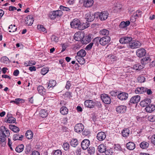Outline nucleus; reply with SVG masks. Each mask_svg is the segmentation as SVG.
Instances as JSON below:
<instances>
[{
	"mask_svg": "<svg viewBox=\"0 0 155 155\" xmlns=\"http://www.w3.org/2000/svg\"><path fill=\"white\" fill-rule=\"evenodd\" d=\"M71 27L73 28H77L79 30H83L89 26L88 23H82L77 18H75L71 22Z\"/></svg>",
	"mask_w": 155,
	"mask_h": 155,
	"instance_id": "nucleus-1",
	"label": "nucleus"
},
{
	"mask_svg": "<svg viewBox=\"0 0 155 155\" xmlns=\"http://www.w3.org/2000/svg\"><path fill=\"white\" fill-rule=\"evenodd\" d=\"M94 40L99 41L100 44L102 45H105L108 44L110 41V38L108 36H105L100 38L97 37L94 39Z\"/></svg>",
	"mask_w": 155,
	"mask_h": 155,
	"instance_id": "nucleus-2",
	"label": "nucleus"
},
{
	"mask_svg": "<svg viewBox=\"0 0 155 155\" xmlns=\"http://www.w3.org/2000/svg\"><path fill=\"white\" fill-rule=\"evenodd\" d=\"M62 12L60 10L54 11L50 13L49 15V18L51 19H54L56 18L61 16Z\"/></svg>",
	"mask_w": 155,
	"mask_h": 155,
	"instance_id": "nucleus-3",
	"label": "nucleus"
},
{
	"mask_svg": "<svg viewBox=\"0 0 155 155\" xmlns=\"http://www.w3.org/2000/svg\"><path fill=\"white\" fill-rule=\"evenodd\" d=\"M141 45V43L138 41H131L129 43V46L132 49L139 48Z\"/></svg>",
	"mask_w": 155,
	"mask_h": 155,
	"instance_id": "nucleus-4",
	"label": "nucleus"
},
{
	"mask_svg": "<svg viewBox=\"0 0 155 155\" xmlns=\"http://www.w3.org/2000/svg\"><path fill=\"white\" fill-rule=\"evenodd\" d=\"M101 98L103 102L107 104H109L111 102L110 97L106 94H103L101 95Z\"/></svg>",
	"mask_w": 155,
	"mask_h": 155,
	"instance_id": "nucleus-5",
	"label": "nucleus"
},
{
	"mask_svg": "<svg viewBox=\"0 0 155 155\" xmlns=\"http://www.w3.org/2000/svg\"><path fill=\"white\" fill-rule=\"evenodd\" d=\"M137 56L139 58H142L145 56L146 54V50L143 48H140L137 50L136 51Z\"/></svg>",
	"mask_w": 155,
	"mask_h": 155,
	"instance_id": "nucleus-6",
	"label": "nucleus"
},
{
	"mask_svg": "<svg viewBox=\"0 0 155 155\" xmlns=\"http://www.w3.org/2000/svg\"><path fill=\"white\" fill-rule=\"evenodd\" d=\"M108 15V13L107 12L103 11L100 13L98 16L101 21H104L106 20L107 18Z\"/></svg>",
	"mask_w": 155,
	"mask_h": 155,
	"instance_id": "nucleus-7",
	"label": "nucleus"
},
{
	"mask_svg": "<svg viewBox=\"0 0 155 155\" xmlns=\"http://www.w3.org/2000/svg\"><path fill=\"white\" fill-rule=\"evenodd\" d=\"M84 104L85 107H87L92 108L94 107L95 103L92 100H87L84 102Z\"/></svg>",
	"mask_w": 155,
	"mask_h": 155,
	"instance_id": "nucleus-8",
	"label": "nucleus"
},
{
	"mask_svg": "<svg viewBox=\"0 0 155 155\" xmlns=\"http://www.w3.org/2000/svg\"><path fill=\"white\" fill-rule=\"evenodd\" d=\"M90 144V141L88 139H84L82 141L81 143V146L83 150L87 149Z\"/></svg>",
	"mask_w": 155,
	"mask_h": 155,
	"instance_id": "nucleus-9",
	"label": "nucleus"
},
{
	"mask_svg": "<svg viewBox=\"0 0 155 155\" xmlns=\"http://www.w3.org/2000/svg\"><path fill=\"white\" fill-rule=\"evenodd\" d=\"M84 34L83 32H77L74 35V39L77 41L82 40L84 37Z\"/></svg>",
	"mask_w": 155,
	"mask_h": 155,
	"instance_id": "nucleus-10",
	"label": "nucleus"
},
{
	"mask_svg": "<svg viewBox=\"0 0 155 155\" xmlns=\"http://www.w3.org/2000/svg\"><path fill=\"white\" fill-rule=\"evenodd\" d=\"M84 128V126L82 124H77L74 127V130L77 133H80L82 131Z\"/></svg>",
	"mask_w": 155,
	"mask_h": 155,
	"instance_id": "nucleus-11",
	"label": "nucleus"
},
{
	"mask_svg": "<svg viewBox=\"0 0 155 155\" xmlns=\"http://www.w3.org/2000/svg\"><path fill=\"white\" fill-rule=\"evenodd\" d=\"M85 18L87 21L88 22H91L94 20L95 17L93 14L89 12L85 15Z\"/></svg>",
	"mask_w": 155,
	"mask_h": 155,
	"instance_id": "nucleus-12",
	"label": "nucleus"
},
{
	"mask_svg": "<svg viewBox=\"0 0 155 155\" xmlns=\"http://www.w3.org/2000/svg\"><path fill=\"white\" fill-rule=\"evenodd\" d=\"M132 40V38L130 37H125L121 38L119 40L120 43L125 44L130 43Z\"/></svg>",
	"mask_w": 155,
	"mask_h": 155,
	"instance_id": "nucleus-13",
	"label": "nucleus"
},
{
	"mask_svg": "<svg viewBox=\"0 0 155 155\" xmlns=\"http://www.w3.org/2000/svg\"><path fill=\"white\" fill-rule=\"evenodd\" d=\"M33 21V17L31 16L28 15L26 18L25 23L27 25L30 26L32 25Z\"/></svg>",
	"mask_w": 155,
	"mask_h": 155,
	"instance_id": "nucleus-14",
	"label": "nucleus"
},
{
	"mask_svg": "<svg viewBox=\"0 0 155 155\" xmlns=\"http://www.w3.org/2000/svg\"><path fill=\"white\" fill-rule=\"evenodd\" d=\"M106 137V135L103 132H99L97 134V138L99 141H103L105 139Z\"/></svg>",
	"mask_w": 155,
	"mask_h": 155,
	"instance_id": "nucleus-15",
	"label": "nucleus"
},
{
	"mask_svg": "<svg viewBox=\"0 0 155 155\" xmlns=\"http://www.w3.org/2000/svg\"><path fill=\"white\" fill-rule=\"evenodd\" d=\"M128 97V94L124 92L120 93L117 95V98L121 101L126 100Z\"/></svg>",
	"mask_w": 155,
	"mask_h": 155,
	"instance_id": "nucleus-16",
	"label": "nucleus"
},
{
	"mask_svg": "<svg viewBox=\"0 0 155 155\" xmlns=\"http://www.w3.org/2000/svg\"><path fill=\"white\" fill-rule=\"evenodd\" d=\"M140 97L139 95H135L132 97L130 99V102L131 103L137 104L140 101Z\"/></svg>",
	"mask_w": 155,
	"mask_h": 155,
	"instance_id": "nucleus-17",
	"label": "nucleus"
},
{
	"mask_svg": "<svg viewBox=\"0 0 155 155\" xmlns=\"http://www.w3.org/2000/svg\"><path fill=\"white\" fill-rule=\"evenodd\" d=\"M127 107L125 106L120 105L118 106L116 109L117 112L119 113H122L124 112L126 110Z\"/></svg>",
	"mask_w": 155,
	"mask_h": 155,
	"instance_id": "nucleus-18",
	"label": "nucleus"
},
{
	"mask_svg": "<svg viewBox=\"0 0 155 155\" xmlns=\"http://www.w3.org/2000/svg\"><path fill=\"white\" fill-rule=\"evenodd\" d=\"M147 89V88L143 87H138L135 89V92L136 94H143L146 91Z\"/></svg>",
	"mask_w": 155,
	"mask_h": 155,
	"instance_id": "nucleus-19",
	"label": "nucleus"
},
{
	"mask_svg": "<svg viewBox=\"0 0 155 155\" xmlns=\"http://www.w3.org/2000/svg\"><path fill=\"white\" fill-rule=\"evenodd\" d=\"M93 0H84V5L85 7H90L93 5Z\"/></svg>",
	"mask_w": 155,
	"mask_h": 155,
	"instance_id": "nucleus-20",
	"label": "nucleus"
},
{
	"mask_svg": "<svg viewBox=\"0 0 155 155\" xmlns=\"http://www.w3.org/2000/svg\"><path fill=\"white\" fill-rule=\"evenodd\" d=\"M147 112L150 113L155 110V106L153 104H148L145 108Z\"/></svg>",
	"mask_w": 155,
	"mask_h": 155,
	"instance_id": "nucleus-21",
	"label": "nucleus"
},
{
	"mask_svg": "<svg viewBox=\"0 0 155 155\" xmlns=\"http://www.w3.org/2000/svg\"><path fill=\"white\" fill-rule=\"evenodd\" d=\"M126 147L129 150H133L135 148V144L133 142H130L127 143Z\"/></svg>",
	"mask_w": 155,
	"mask_h": 155,
	"instance_id": "nucleus-22",
	"label": "nucleus"
},
{
	"mask_svg": "<svg viewBox=\"0 0 155 155\" xmlns=\"http://www.w3.org/2000/svg\"><path fill=\"white\" fill-rule=\"evenodd\" d=\"M150 99H145L141 101L140 102V104L141 106L143 107L147 106V105L150 103Z\"/></svg>",
	"mask_w": 155,
	"mask_h": 155,
	"instance_id": "nucleus-23",
	"label": "nucleus"
},
{
	"mask_svg": "<svg viewBox=\"0 0 155 155\" xmlns=\"http://www.w3.org/2000/svg\"><path fill=\"white\" fill-rule=\"evenodd\" d=\"M106 149V146L103 144H100L98 147V151L101 153H105Z\"/></svg>",
	"mask_w": 155,
	"mask_h": 155,
	"instance_id": "nucleus-24",
	"label": "nucleus"
},
{
	"mask_svg": "<svg viewBox=\"0 0 155 155\" xmlns=\"http://www.w3.org/2000/svg\"><path fill=\"white\" fill-rule=\"evenodd\" d=\"M1 134H3L4 136H5L6 137H8L10 135L9 131L5 127L3 130L1 129Z\"/></svg>",
	"mask_w": 155,
	"mask_h": 155,
	"instance_id": "nucleus-25",
	"label": "nucleus"
},
{
	"mask_svg": "<svg viewBox=\"0 0 155 155\" xmlns=\"http://www.w3.org/2000/svg\"><path fill=\"white\" fill-rule=\"evenodd\" d=\"M48 114V112L46 110L42 109L40 111L39 114V116L41 117L45 118L47 116Z\"/></svg>",
	"mask_w": 155,
	"mask_h": 155,
	"instance_id": "nucleus-26",
	"label": "nucleus"
},
{
	"mask_svg": "<svg viewBox=\"0 0 155 155\" xmlns=\"http://www.w3.org/2000/svg\"><path fill=\"white\" fill-rule=\"evenodd\" d=\"M144 68L143 65H141L140 64H137L134 65L133 67V69L136 70H140L143 69Z\"/></svg>",
	"mask_w": 155,
	"mask_h": 155,
	"instance_id": "nucleus-27",
	"label": "nucleus"
},
{
	"mask_svg": "<svg viewBox=\"0 0 155 155\" xmlns=\"http://www.w3.org/2000/svg\"><path fill=\"white\" fill-rule=\"evenodd\" d=\"M37 90L38 92L41 95L45 94V90L44 88L41 86H39L38 87Z\"/></svg>",
	"mask_w": 155,
	"mask_h": 155,
	"instance_id": "nucleus-28",
	"label": "nucleus"
},
{
	"mask_svg": "<svg viewBox=\"0 0 155 155\" xmlns=\"http://www.w3.org/2000/svg\"><path fill=\"white\" fill-rule=\"evenodd\" d=\"M86 54V51L82 49L77 52V56L84 57L85 56Z\"/></svg>",
	"mask_w": 155,
	"mask_h": 155,
	"instance_id": "nucleus-29",
	"label": "nucleus"
},
{
	"mask_svg": "<svg viewBox=\"0 0 155 155\" xmlns=\"http://www.w3.org/2000/svg\"><path fill=\"white\" fill-rule=\"evenodd\" d=\"M56 84V82L55 80H51L49 82L48 84V88H50L51 87H54Z\"/></svg>",
	"mask_w": 155,
	"mask_h": 155,
	"instance_id": "nucleus-30",
	"label": "nucleus"
},
{
	"mask_svg": "<svg viewBox=\"0 0 155 155\" xmlns=\"http://www.w3.org/2000/svg\"><path fill=\"white\" fill-rule=\"evenodd\" d=\"M130 133V131L128 129H124L122 131V135L124 137H126L129 135Z\"/></svg>",
	"mask_w": 155,
	"mask_h": 155,
	"instance_id": "nucleus-31",
	"label": "nucleus"
},
{
	"mask_svg": "<svg viewBox=\"0 0 155 155\" xmlns=\"http://www.w3.org/2000/svg\"><path fill=\"white\" fill-rule=\"evenodd\" d=\"M68 110L65 107H62L60 109V112L63 115H65L67 114Z\"/></svg>",
	"mask_w": 155,
	"mask_h": 155,
	"instance_id": "nucleus-32",
	"label": "nucleus"
},
{
	"mask_svg": "<svg viewBox=\"0 0 155 155\" xmlns=\"http://www.w3.org/2000/svg\"><path fill=\"white\" fill-rule=\"evenodd\" d=\"M130 24V22L129 21H126V22L122 21L120 25V27L121 28H124L129 25Z\"/></svg>",
	"mask_w": 155,
	"mask_h": 155,
	"instance_id": "nucleus-33",
	"label": "nucleus"
},
{
	"mask_svg": "<svg viewBox=\"0 0 155 155\" xmlns=\"http://www.w3.org/2000/svg\"><path fill=\"white\" fill-rule=\"evenodd\" d=\"M10 129L15 132L17 133L19 131V129L17 126L12 124L9 126Z\"/></svg>",
	"mask_w": 155,
	"mask_h": 155,
	"instance_id": "nucleus-34",
	"label": "nucleus"
},
{
	"mask_svg": "<svg viewBox=\"0 0 155 155\" xmlns=\"http://www.w3.org/2000/svg\"><path fill=\"white\" fill-rule=\"evenodd\" d=\"M33 133L31 130H27L25 136L28 139H32L33 137Z\"/></svg>",
	"mask_w": 155,
	"mask_h": 155,
	"instance_id": "nucleus-35",
	"label": "nucleus"
},
{
	"mask_svg": "<svg viewBox=\"0 0 155 155\" xmlns=\"http://www.w3.org/2000/svg\"><path fill=\"white\" fill-rule=\"evenodd\" d=\"M75 58L81 64H85V60L83 57L76 56Z\"/></svg>",
	"mask_w": 155,
	"mask_h": 155,
	"instance_id": "nucleus-36",
	"label": "nucleus"
},
{
	"mask_svg": "<svg viewBox=\"0 0 155 155\" xmlns=\"http://www.w3.org/2000/svg\"><path fill=\"white\" fill-rule=\"evenodd\" d=\"M24 101L22 99L20 98H17L15 99V101H10V103H14L18 105L20 103H23Z\"/></svg>",
	"mask_w": 155,
	"mask_h": 155,
	"instance_id": "nucleus-37",
	"label": "nucleus"
},
{
	"mask_svg": "<svg viewBox=\"0 0 155 155\" xmlns=\"http://www.w3.org/2000/svg\"><path fill=\"white\" fill-rule=\"evenodd\" d=\"M23 137V136L22 135H21L19 136V134H17L13 135V139L14 141L17 140H22Z\"/></svg>",
	"mask_w": 155,
	"mask_h": 155,
	"instance_id": "nucleus-38",
	"label": "nucleus"
},
{
	"mask_svg": "<svg viewBox=\"0 0 155 155\" xmlns=\"http://www.w3.org/2000/svg\"><path fill=\"white\" fill-rule=\"evenodd\" d=\"M78 144V141L76 139H72L70 143L71 145L74 147H75Z\"/></svg>",
	"mask_w": 155,
	"mask_h": 155,
	"instance_id": "nucleus-39",
	"label": "nucleus"
},
{
	"mask_svg": "<svg viewBox=\"0 0 155 155\" xmlns=\"http://www.w3.org/2000/svg\"><path fill=\"white\" fill-rule=\"evenodd\" d=\"M114 150L113 148H110L106 150L105 153L106 155H112L114 153Z\"/></svg>",
	"mask_w": 155,
	"mask_h": 155,
	"instance_id": "nucleus-40",
	"label": "nucleus"
},
{
	"mask_svg": "<svg viewBox=\"0 0 155 155\" xmlns=\"http://www.w3.org/2000/svg\"><path fill=\"white\" fill-rule=\"evenodd\" d=\"M109 31L108 30L105 29L101 30L100 31V35H106V36H107V35H109Z\"/></svg>",
	"mask_w": 155,
	"mask_h": 155,
	"instance_id": "nucleus-41",
	"label": "nucleus"
},
{
	"mask_svg": "<svg viewBox=\"0 0 155 155\" xmlns=\"http://www.w3.org/2000/svg\"><path fill=\"white\" fill-rule=\"evenodd\" d=\"M17 29V27L15 25H10L8 27L9 31L10 32H13L15 31Z\"/></svg>",
	"mask_w": 155,
	"mask_h": 155,
	"instance_id": "nucleus-42",
	"label": "nucleus"
},
{
	"mask_svg": "<svg viewBox=\"0 0 155 155\" xmlns=\"http://www.w3.org/2000/svg\"><path fill=\"white\" fill-rule=\"evenodd\" d=\"M24 148V145L22 144H21L18 146L16 147L15 150L17 152L20 153L23 150Z\"/></svg>",
	"mask_w": 155,
	"mask_h": 155,
	"instance_id": "nucleus-43",
	"label": "nucleus"
},
{
	"mask_svg": "<svg viewBox=\"0 0 155 155\" xmlns=\"http://www.w3.org/2000/svg\"><path fill=\"white\" fill-rule=\"evenodd\" d=\"M6 122L9 123H13L15 121V119L13 117H11L6 119Z\"/></svg>",
	"mask_w": 155,
	"mask_h": 155,
	"instance_id": "nucleus-44",
	"label": "nucleus"
},
{
	"mask_svg": "<svg viewBox=\"0 0 155 155\" xmlns=\"http://www.w3.org/2000/svg\"><path fill=\"white\" fill-rule=\"evenodd\" d=\"M149 145V144L148 143L144 141L140 143V146L141 148L144 149L147 147Z\"/></svg>",
	"mask_w": 155,
	"mask_h": 155,
	"instance_id": "nucleus-45",
	"label": "nucleus"
},
{
	"mask_svg": "<svg viewBox=\"0 0 155 155\" xmlns=\"http://www.w3.org/2000/svg\"><path fill=\"white\" fill-rule=\"evenodd\" d=\"M49 71L48 68H43L41 69V73L42 75H45Z\"/></svg>",
	"mask_w": 155,
	"mask_h": 155,
	"instance_id": "nucleus-46",
	"label": "nucleus"
},
{
	"mask_svg": "<svg viewBox=\"0 0 155 155\" xmlns=\"http://www.w3.org/2000/svg\"><path fill=\"white\" fill-rule=\"evenodd\" d=\"M137 80L140 83H143L145 81V78L143 76L140 75L138 77Z\"/></svg>",
	"mask_w": 155,
	"mask_h": 155,
	"instance_id": "nucleus-47",
	"label": "nucleus"
},
{
	"mask_svg": "<svg viewBox=\"0 0 155 155\" xmlns=\"http://www.w3.org/2000/svg\"><path fill=\"white\" fill-rule=\"evenodd\" d=\"M37 28L39 31L44 32L45 33H46L47 32L46 29L44 27L43 25H38Z\"/></svg>",
	"mask_w": 155,
	"mask_h": 155,
	"instance_id": "nucleus-48",
	"label": "nucleus"
},
{
	"mask_svg": "<svg viewBox=\"0 0 155 155\" xmlns=\"http://www.w3.org/2000/svg\"><path fill=\"white\" fill-rule=\"evenodd\" d=\"M5 137L4 136L3 134H0V141L3 143V144H5V140H6Z\"/></svg>",
	"mask_w": 155,
	"mask_h": 155,
	"instance_id": "nucleus-49",
	"label": "nucleus"
},
{
	"mask_svg": "<svg viewBox=\"0 0 155 155\" xmlns=\"http://www.w3.org/2000/svg\"><path fill=\"white\" fill-rule=\"evenodd\" d=\"M147 119L150 121H155V115H151L147 117Z\"/></svg>",
	"mask_w": 155,
	"mask_h": 155,
	"instance_id": "nucleus-50",
	"label": "nucleus"
},
{
	"mask_svg": "<svg viewBox=\"0 0 155 155\" xmlns=\"http://www.w3.org/2000/svg\"><path fill=\"white\" fill-rule=\"evenodd\" d=\"M60 8L61 10L64 11L70 12L71 10L69 8L64 6L62 5L60 6Z\"/></svg>",
	"mask_w": 155,
	"mask_h": 155,
	"instance_id": "nucleus-51",
	"label": "nucleus"
},
{
	"mask_svg": "<svg viewBox=\"0 0 155 155\" xmlns=\"http://www.w3.org/2000/svg\"><path fill=\"white\" fill-rule=\"evenodd\" d=\"M63 147L65 150H67L69 148L70 145L68 143H63Z\"/></svg>",
	"mask_w": 155,
	"mask_h": 155,
	"instance_id": "nucleus-52",
	"label": "nucleus"
},
{
	"mask_svg": "<svg viewBox=\"0 0 155 155\" xmlns=\"http://www.w3.org/2000/svg\"><path fill=\"white\" fill-rule=\"evenodd\" d=\"M84 40L86 43H88L91 40V37L89 35L86 36L84 38Z\"/></svg>",
	"mask_w": 155,
	"mask_h": 155,
	"instance_id": "nucleus-53",
	"label": "nucleus"
},
{
	"mask_svg": "<svg viewBox=\"0 0 155 155\" xmlns=\"http://www.w3.org/2000/svg\"><path fill=\"white\" fill-rule=\"evenodd\" d=\"M51 40L55 42L58 41V38L54 35H53L51 37Z\"/></svg>",
	"mask_w": 155,
	"mask_h": 155,
	"instance_id": "nucleus-54",
	"label": "nucleus"
},
{
	"mask_svg": "<svg viewBox=\"0 0 155 155\" xmlns=\"http://www.w3.org/2000/svg\"><path fill=\"white\" fill-rule=\"evenodd\" d=\"M93 45V43L91 42L90 43L89 45H87L85 48L86 50H89L92 48Z\"/></svg>",
	"mask_w": 155,
	"mask_h": 155,
	"instance_id": "nucleus-55",
	"label": "nucleus"
},
{
	"mask_svg": "<svg viewBox=\"0 0 155 155\" xmlns=\"http://www.w3.org/2000/svg\"><path fill=\"white\" fill-rule=\"evenodd\" d=\"M151 59L149 57H145L142 59V61L143 62L149 61H151Z\"/></svg>",
	"mask_w": 155,
	"mask_h": 155,
	"instance_id": "nucleus-56",
	"label": "nucleus"
},
{
	"mask_svg": "<svg viewBox=\"0 0 155 155\" xmlns=\"http://www.w3.org/2000/svg\"><path fill=\"white\" fill-rule=\"evenodd\" d=\"M71 94L70 92H67L64 94V96L65 98H70L71 97Z\"/></svg>",
	"mask_w": 155,
	"mask_h": 155,
	"instance_id": "nucleus-57",
	"label": "nucleus"
},
{
	"mask_svg": "<svg viewBox=\"0 0 155 155\" xmlns=\"http://www.w3.org/2000/svg\"><path fill=\"white\" fill-rule=\"evenodd\" d=\"M110 58L111 61H115L117 59V57L114 55H111L110 57Z\"/></svg>",
	"mask_w": 155,
	"mask_h": 155,
	"instance_id": "nucleus-58",
	"label": "nucleus"
},
{
	"mask_svg": "<svg viewBox=\"0 0 155 155\" xmlns=\"http://www.w3.org/2000/svg\"><path fill=\"white\" fill-rule=\"evenodd\" d=\"M54 155H61V152L59 150H57L54 153Z\"/></svg>",
	"mask_w": 155,
	"mask_h": 155,
	"instance_id": "nucleus-59",
	"label": "nucleus"
},
{
	"mask_svg": "<svg viewBox=\"0 0 155 155\" xmlns=\"http://www.w3.org/2000/svg\"><path fill=\"white\" fill-rule=\"evenodd\" d=\"M71 85V82L70 81H68L67 82L65 87L67 89H68L70 88Z\"/></svg>",
	"mask_w": 155,
	"mask_h": 155,
	"instance_id": "nucleus-60",
	"label": "nucleus"
},
{
	"mask_svg": "<svg viewBox=\"0 0 155 155\" xmlns=\"http://www.w3.org/2000/svg\"><path fill=\"white\" fill-rule=\"evenodd\" d=\"M8 60V58L6 57H3L1 58L2 61L5 63L6 61H7Z\"/></svg>",
	"mask_w": 155,
	"mask_h": 155,
	"instance_id": "nucleus-61",
	"label": "nucleus"
},
{
	"mask_svg": "<svg viewBox=\"0 0 155 155\" xmlns=\"http://www.w3.org/2000/svg\"><path fill=\"white\" fill-rule=\"evenodd\" d=\"M122 7V6L120 5H118L116 6L115 9L117 11H120Z\"/></svg>",
	"mask_w": 155,
	"mask_h": 155,
	"instance_id": "nucleus-62",
	"label": "nucleus"
},
{
	"mask_svg": "<svg viewBox=\"0 0 155 155\" xmlns=\"http://www.w3.org/2000/svg\"><path fill=\"white\" fill-rule=\"evenodd\" d=\"M151 139L152 143L155 145V135H153Z\"/></svg>",
	"mask_w": 155,
	"mask_h": 155,
	"instance_id": "nucleus-63",
	"label": "nucleus"
},
{
	"mask_svg": "<svg viewBox=\"0 0 155 155\" xmlns=\"http://www.w3.org/2000/svg\"><path fill=\"white\" fill-rule=\"evenodd\" d=\"M81 150L80 149H77L75 151L76 155H80L81 154Z\"/></svg>",
	"mask_w": 155,
	"mask_h": 155,
	"instance_id": "nucleus-64",
	"label": "nucleus"
}]
</instances>
